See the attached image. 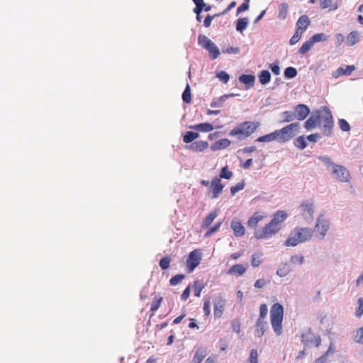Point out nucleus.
<instances>
[{
	"instance_id": "473e14b6",
	"label": "nucleus",
	"mask_w": 363,
	"mask_h": 363,
	"mask_svg": "<svg viewBox=\"0 0 363 363\" xmlns=\"http://www.w3.org/2000/svg\"><path fill=\"white\" fill-rule=\"evenodd\" d=\"M289 6L286 3H281L279 6V18L285 19L287 16Z\"/></svg>"
},
{
	"instance_id": "423d86ee",
	"label": "nucleus",
	"mask_w": 363,
	"mask_h": 363,
	"mask_svg": "<svg viewBox=\"0 0 363 363\" xmlns=\"http://www.w3.org/2000/svg\"><path fill=\"white\" fill-rule=\"evenodd\" d=\"M198 43L202 48L208 51L213 60L216 59L220 54L219 48L207 36L200 34L198 37Z\"/></svg>"
},
{
	"instance_id": "a19ab883",
	"label": "nucleus",
	"mask_w": 363,
	"mask_h": 363,
	"mask_svg": "<svg viewBox=\"0 0 363 363\" xmlns=\"http://www.w3.org/2000/svg\"><path fill=\"white\" fill-rule=\"evenodd\" d=\"M217 216L216 211L211 213L204 220L203 227L207 228L213 221L215 218Z\"/></svg>"
},
{
	"instance_id": "79ce46f5",
	"label": "nucleus",
	"mask_w": 363,
	"mask_h": 363,
	"mask_svg": "<svg viewBox=\"0 0 363 363\" xmlns=\"http://www.w3.org/2000/svg\"><path fill=\"white\" fill-rule=\"evenodd\" d=\"M219 176L222 179H230L233 177V172L228 170V166H225L221 169Z\"/></svg>"
},
{
	"instance_id": "49530a36",
	"label": "nucleus",
	"mask_w": 363,
	"mask_h": 363,
	"mask_svg": "<svg viewBox=\"0 0 363 363\" xmlns=\"http://www.w3.org/2000/svg\"><path fill=\"white\" fill-rule=\"evenodd\" d=\"M260 258H261L260 254H257V253L253 254L252 256V261H251L252 266L254 267H257L259 266L261 264Z\"/></svg>"
},
{
	"instance_id": "c9c22d12",
	"label": "nucleus",
	"mask_w": 363,
	"mask_h": 363,
	"mask_svg": "<svg viewBox=\"0 0 363 363\" xmlns=\"http://www.w3.org/2000/svg\"><path fill=\"white\" fill-rule=\"evenodd\" d=\"M294 145L301 150L306 147L307 143L304 135L299 136L294 141Z\"/></svg>"
},
{
	"instance_id": "72a5a7b5",
	"label": "nucleus",
	"mask_w": 363,
	"mask_h": 363,
	"mask_svg": "<svg viewBox=\"0 0 363 363\" xmlns=\"http://www.w3.org/2000/svg\"><path fill=\"white\" fill-rule=\"evenodd\" d=\"M206 356V351L201 350H196L193 359V363H201Z\"/></svg>"
},
{
	"instance_id": "f257e3e1",
	"label": "nucleus",
	"mask_w": 363,
	"mask_h": 363,
	"mask_svg": "<svg viewBox=\"0 0 363 363\" xmlns=\"http://www.w3.org/2000/svg\"><path fill=\"white\" fill-rule=\"evenodd\" d=\"M313 235V230L309 228H295L289 235L284 245L295 247L300 243L309 241Z\"/></svg>"
},
{
	"instance_id": "680f3d73",
	"label": "nucleus",
	"mask_w": 363,
	"mask_h": 363,
	"mask_svg": "<svg viewBox=\"0 0 363 363\" xmlns=\"http://www.w3.org/2000/svg\"><path fill=\"white\" fill-rule=\"evenodd\" d=\"M220 13L219 14H216L214 16H211L209 14H208L205 19H204V21H203V25L205 27L208 28L211 26V21L212 20L216 17V16H219Z\"/></svg>"
},
{
	"instance_id": "39448f33",
	"label": "nucleus",
	"mask_w": 363,
	"mask_h": 363,
	"mask_svg": "<svg viewBox=\"0 0 363 363\" xmlns=\"http://www.w3.org/2000/svg\"><path fill=\"white\" fill-rule=\"evenodd\" d=\"M317 112L320 121H321V123H324L323 133L325 135H330L332 133V129L333 127V116L330 109L325 106L322 111H318Z\"/></svg>"
},
{
	"instance_id": "7c9ffc66",
	"label": "nucleus",
	"mask_w": 363,
	"mask_h": 363,
	"mask_svg": "<svg viewBox=\"0 0 363 363\" xmlns=\"http://www.w3.org/2000/svg\"><path fill=\"white\" fill-rule=\"evenodd\" d=\"M274 140H277V136L276 135V131H274L272 133L261 136L256 140V141H257V142H266V143L274 141Z\"/></svg>"
},
{
	"instance_id": "c756f323",
	"label": "nucleus",
	"mask_w": 363,
	"mask_h": 363,
	"mask_svg": "<svg viewBox=\"0 0 363 363\" xmlns=\"http://www.w3.org/2000/svg\"><path fill=\"white\" fill-rule=\"evenodd\" d=\"M199 137V133L193 131H187L184 135L183 140L186 143H191Z\"/></svg>"
},
{
	"instance_id": "6ab92c4d",
	"label": "nucleus",
	"mask_w": 363,
	"mask_h": 363,
	"mask_svg": "<svg viewBox=\"0 0 363 363\" xmlns=\"http://www.w3.org/2000/svg\"><path fill=\"white\" fill-rule=\"evenodd\" d=\"M309 24L310 20L308 17L306 15H303L298 18L296 23V29L303 32V30H306Z\"/></svg>"
},
{
	"instance_id": "6e6552de",
	"label": "nucleus",
	"mask_w": 363,
	"mask_h": 363,
	"mask_svg": "<svg viewBox=\"0 0 363 363\" xmlns=\"http://www.w3.org/2000/svg\"><path fill=\"white\" fill-rule=\"evenodd\" d=\"M280 228L276 225V223H273L271 220L269 223H268L262 231L257 230L255 233V237L257 239H265L269 237L274 235L279 230Z\"/></svg>"
},
{
	"instance_id": "1a4fd4ad",
	"label": "nucleus",
	"mask_w": 363,
	"mask_h": 363,
	"mask_svg": "<svg viewBox=\"0 0 363 363\" xmlns=\"http://www.w3.org/2000/svg\"><path fill=\"white\" fill-rule=\"evenodd\" d=\"M331 174L341 182H347L350 179L349 171L342 165L335 164L332 169Z\"/></svg>"
},
{
	"instance_id": "09e8293b",
	"label": "nucleus",
	"mask_w": 363,
	"mask_h": 363,
	"mask_svg": "<svg viewBox=\"0 0 363 363\" xmlns=\"http://www.w3.org/2000/svg\"><path fill=\"white\" fill-rule=\"evenodd\" d=\"M268 313V308L266 304H261L259 306V317L258 319L264 320Z\"/></svg>"
},
{
	"instance_id": "a878e982",
	"label": "nucleus",
	"mask_w": 363,
	"mask_h": 363,
	"mask_svg": "<svg viewBox=\"0 0 363 363\" xmlns=\"http://www.w3.org/2000/svg\"><path fill=\"white\" fill-rule=\"evenodd\" d=\"M291 271V269L287 263H281L277 270V274L280 277H283L286 276Z\"/></svg>"
},
{
	"instance_id": "4468645a",
	"label": "nucleus",
	"mask_w": 363,
	"mask_h": 363,
	"mask_svg": "<svg viewBox=\"0 0 363 363\" xmlns=\"http://www.w3.org/2000/svg\"><path fill=\"white\" fill-rule=\"evenodd\" d=\"M294 114L298 121L304 120L310 113V108L305 104H298L294 107Z\"/></svg>"
},
{
	"instance_id": "c03bdc74",
	"label": "nucleus",
	"mask_w": 363,
	"mask_h": 363,
	"mask_svg": "<svg viewBox=\"0 0 363 363\" xmlns=\"http://www.w3.org/2000/svg\"><path fill=\"white\" fill-rule=\"evenodd\" d=\"M321 339L320 336L313 335L311 338L306 340V345H311L315 344L316 347L320 345Z\"/></svg>"
},
{
	"instance_id": "ddd939ff",
	"label": "nucleus",
	"mask_w": 363,
	"mask_h": 363,
	"mask_svg": "<svg viewBox=\"0 0 363 363\" xmlns=\"http://www.w3.org/2000/svg\"><path fill=\"white\" fill-rule=\"evenodd\" d=\"M224 188V185H223L220 182V179L218 178L217 177H215L211 182V185L209 186V189L212 190L213 195L211 196V199H216L218 198V196L221 194L223 191V189Z\"/></svg>"
},
{
	"instance_id": "cd10ccee",
	"label": "nucleus",
	"mask_w": 363,
	"mask_h": 363,
	"mask_svg": "<svg viewBox=\"0 0 363 363\" xmlns=\"http://www.w3.org/2000/svg\"><path fill=\"white\" fill-rule=\"evenodd\" d=\"M258 77L262 84H266L270 82L271 74L268 70H262Z\"/></svg>"
},
{
	"instance_id": "0e129e2a",
	"label": "nucleus",
	"mask_w": 363,
	"mask_h": 363,
	"mask_svg": "<svg viewBox=\"0 0 363 363\" xmlns=\"http://www.w3.org/2000/svg\"><path fill=\"white\" fill-rule=\"evenodd\" d=\"M203 311H204V313H205V315L206 316L209 315V314L211 313V310H210V298H206L205 301H204Z\"/></svg>"
},
{
	"instance_id": "bb28decb",
	"label": "nucleus",
	"mask_w": 363,
	"mask_h": 363,
	"mask_svg": "<svg viewBox=\"0 0 363 363\" xmlns=\"http://www.w3.org/2000/svg\"><path fill=\"white\" fill-rule=\"evenodd\" d=\"M263 216L259 215L258 213H255L248 220L247 225L250 228H255L257 223L262 220Z\"/></svg>"
},
{
	"instance_id": "9d476101",
	"label": "nucleus",
	"mask_w": 363,
	"mask_h": 363,
	"mask_svg": "<svg viewBox=\"0 0 363 363\" xmlns=\"http://www.w3.org/2000/svg\"><path fill=\"white\" fill-rule=\"evenodd\" d=\"M300 208L303 218L307 223H311L315 213L314 204L312 202L304 201L301 204Z\"/></svg>"
},
{
	"instance_id": "338daca9",
	"label": "nucleus",
	"mask_w": 363,
	"mask_h": 363,
	"mask_svg": "<svg viewBox=\"0 0 363 363\" xmlns=\"http://www.w3.org/2000/svg\"><path fill=\"white\" fill-rule=\"evenodd\" d=\"M269 283V281H266L264 279H257L255 281L254 286L256 288H262V287L265 286Z\"/></svg>"
},
{
	"instance_id": "774afa93",
	"label": "nucleus",
	"mask_w": 363,
	"mask_h": 363,
	"mask_svg": "<svg viewBox=\"0 0 363 363\" xmlns=\"http://www.w3.org/2000/svg\"><path fill=\"white\" fill-rule=\"evenodd\" d=\"M330 349L331 347H330L329 350L323 355L316 359L315 363H326L328 354L330 351Z\"/></svg>"
},
{
	"instance_id": "f03ea898",
	"label": "nucleus",
	"mask_w": 363,
	"mask_h": 363,
	"mask_svg": "<svg viewBox=\"0 0 363 363\" xmlns=\"http://www.w3.org/2000/svg\"><path fill=\"white\" fill-rule=\"evenodd\" d=\"M283 315L284 307L279 303H274L270 310V318L272 326L277 335L281 334Z\"/></svg>"
},
{
	"instance_id": "393cba45",
	"label": "nucleus",
	"mask_w": 363,
	"mask_h": 363,
	"mask_svg": "<svg viewBox=\"0 0 363 363\" xmlns=\"http://www.w3.org/2000/svg\"><path fill=\"white\" fill-rule=\"evenodd\" d=\"M191 129H194L196 130L201 131V132H209L213 129V125L208 123H199L197 125L190 126Z\"/></svg>"
},
{
	"instance_id": "13d9d810",
	"label": "nucleus",
	"mask_w": 363,
	"mask_h": 363,
	"mask_svg": "<svg viewBox=\"0 0 363 363\" xmlns=\"http://www.w3.org/2000/svg\"><path fill=\"white\" fill-rule=\"evenodd\" d=\"M304 260L303 255H293L290 258V262L293 264H302Z\"/></svg>"
},
{
	"instance_id": "4c0bfd02",
	"label": "nucleus",
	"mask_w": 363,
	"mask_h": 363,
	"mask_svg": "<svg viewBox=\"0 0 363 363\" xmlns=\"http://www.w3.org/2000/svg\"><path fill=\"white\" fill-rule=\"evenodd\" d=\"M284 76L288 79L294 78L297 75V70L293 67H286L284 70Z\"/></svg>"
},
{
	"instance_id": "aec40b11",
	"label": "nucleus",
	"mask_w": 363,
	"mask_h": 363,
	"mask_svg": "<svg viewBox=\"0 0 363 363\" xmlns=\"http://www.w3.org/2000/svg\"><path fill=\"white\" fill-rule=\"evenodd\" d=\"M231 228L235 236L240 237L245 234V228L240 222L233 220L231 222Z\"/></svg>"
},
{
	"instance_id": "603ef678",
	"label": "nucleus",
	"mask_w": 363,
	"mask_h": 363,
	"mask_svg": "<svg viewBox=\"0 0 363 363\" xmlns=\"http://www.w3.org/2000/svg\"><path fill=\"white\" fill-rule=\"evenodd\" d=\"M216 77L223 82L227 83L230 79V76L224 71L218 72Z\"/></svg>"
},
{
	"instance_id": "e433bc0d",
	"label": "nucleus",
	"mask_w": 363,
	"mask_h": 363,
	"mask_svg": "<svg viewBox=\"0 0 363 363\" xmlns=\"http://www.w3.org/2000/svg\"><path fill=\"white\" fill-rule=\"evenodd\" d=\"M182 99L186 104H189L191 101V89L189 84L186 85L182 94Z\"/></svg>"
},
{
	"instance_id": "a18cd8bd",
	"label": "nucleus",
	"mask_w": 363,
	"mask_h": 363,
	"mask_svg": "<svg viewBox=\"0 0 363 363\" xmlns=\"http://www.w3.org/2000/svg\"><path fill=\"white\" fill-rule=\"evenodd\" d=\"M245 186V181L242 180L241 182L238 183L235 186H231L230 192L232 195H235V193L244 189Z\"/></svg>"
},
{
	"instance_id": "8fccbe9b",
	"label": "nucleus",
	"mask_w": 363,
	"mask_h": 363,
	"mask_svg": "<svg viewBox=\"0 0 363 363\" xmlns=\"http://www.w3.org/2000/svg\"><path fill=\"white\" fill-rule=\"evenodd\" d=\"M302 33H303L302 31H300L296 29L295 33L290 39V44L295 45L296 43H297L299 41V40L301 39Z\"/></svg>"
},
{
	"instance_id": "e2e57ef3",
	"label": "nucleus",
	"mask_w": 363,
	"mask_h": 363,
	"mask_svg": "<svg viewBox=\"0 0 363 363\" xmlns=\"http://www.w3.org/2000/svg\"><path fill=\"white\" fill-rule=\"evenodd\" d=\"M359 307L356 310V315L360 317L363 314V298L358 299Z\"/></svg>"
},
{
	"instance_id": "a211bd4d",
	"label": "nucleus",
	"mask_w": 363,
	"mask_h": 363,
	"mask_svg": "<svg viewBox=\"0 0 363 363\" xmlns=\"http://www.w3.org/2000/svg\"><path fill=\"white\" fill-rule=\"evenodd\" d=\"M354 70V65H347L345 69L342 67H339L337 70H335L333 73V77L337 78L340 75H347L349 76L352 74V72Z\"/></svg>"
},
{
	"instance_id": "7ed1b4c3",
	"label": "nucleus",
	"mask_w": 363,
	"mask_h": 363,
	"mask_svg": "<svg viewBox=\"0 0 363 363\" xmlns=\"http://www.w3.org/2000/svg\"><path fill=\"white\" fill-rule=\"evenodd\" d=\"M258 125V123L245 121L239 124L236 128H233L230 132V135L232 136H237L240 140H242L253 133Z\"/></svg>"
},
{
	"instance_id": "37998d69",
	"label": "nucleus",
	"mask_w": 363,
	"mask_h": 363,
	"mask_svg": "<svg viewBox=\"0 0 363 363\" xmlns=\"http://www.w3.org/2000/svg\"><path fill=\"white\" fill-rule=\"evenodd\" d=\"M196 5V7L194 9V13H201L203 7L205 6V3L203 0H192Z\"/></svg>"
},
{
	"instance_id": "4be33fe9",
	"label": "nucleus",
	"mask_w": 363,
	"mask_h": 363,
	"mask_svg": "<svg viewBox=\"0 0 363 363\" xmlns=\"http://www.w3.org/2000/svg\"><path fill=\"white\" fill-rule=\"evenodd\" d=\"M230 144V141L226 138L221 139L218 141H216L213 145H211V149L213 151H216L220 149H224L228 147Z\"/></svg>"
},
{
	"instance_id": "864d4df0",
	"label": "nucleus",
	"mask_w": 363,
	"mask_h": 363,
	"mask_svg": "<svg viewBox=\"0 0 363 363\" xmlns=\"http://www.w3.org/2000/svg\"><path fill=\"white\" fill-rule=\"evenodd\" d=\"M226 101V96H220L216 101L211 102V106L213 108L215 107H222L224 102Z\"/></svg>"
},
{
	"instance_id": "c85d7f7f",
	"label": "nucleus",
	"mask_w": 363,
	"mask_h": 363,
	"mask_svg": "<svg viewBox=\"0 0 363 363\" xmlns=\"http://www.w3.org/2000/svg\"><path fill=\"white\" fill-rule=\"evenodd\" d=\"M281 116L283 119L281 120V123L291 122L296 119V116H295L294 112L291 111H286L283 112Z\"/></svg>"
},
{
	"instance_id": "2f4dec72",
	"label": "nucleus",
	"mask_w": 363,
	"mask_h": 363,
	"mask_svg": "<svg viewBox=\"0 0 363 363\" xmlns=\"http://www.w3.org/2000/svg\"><path fill=\"white\" fill-rule=\"evenodd\" d=\"M248 25L247 18H239L236 23V30L238 32L242 33V31L247 28Z\"/></svg>"
},
{
	"instance_id": "f3484780",
	"label": "nucleus",
	"mask_w": 363,
	"mask_h": 363,
	"mask_svg": "<svg viewBox=\"0 0 363 363\" xmlns=\"http://www.w3.org/2000/svg\"><path fill=\"white\" fill-rule=\"evenodd\" d=\"M208 146V143L206 141H196L189 145H186V148L196 152H201L206 149Z\"/></svg>"
},
{
	"instance_id": "5fc2aeb1",
	"label": "nucleus",
	"mask_w": 363,
	"mask_h": 363,
	"mask_svg": "<svg viewBox=\"0 0 363 363\" xmlns=\"http://www.w3.org/2000/svg\"><path fill=\"white\" fill-rule=\"evenodd\" d=\"M170 258L169 257H164L160 261V267L162 269H167L169 267Z\"/></svg>"
},
{
	"instance_id": "ea45409f",
	"label": "nucleus",
	"mask_w": 363,
	"mask_h": 363,
	"mask_svg": "<svg viewBox=\"0 0 363 363\" xmlns=\"http://www.w3.org/2000/svg\"><path fill=\"white\" fill-rule=\"evenodd\" d=\"M313 45V44L312 43L311 40L309 39L308 40L305 42L302 45V46L300 48V49L298 50L299 53L301 55L306 53L311 49Z\"/></svg>"
},
{
	"instance_id": "9b49d317",
	"label": "nucleus",
	"mask_w": 363,
	"mask_h": 363,
	"mask_svg": "<svg viewBox=\"0 0 363 363\" xmlns=\"http://www.w3.org/2000/svg\"><path fill=\"white\" fill-rule=\"evenodd\" d=\"M202 259V254L199 250H194L190 252L187 262V267L189 272H193L200 264Z\"/></svg>"
},
{
	"instance_id": "2eb2a0df",
	"label": "nucleus",
	"mask_w": 363,
	"mask_h": 363,
	"mask_svg": "<svg viewBox=\"0 0 363 363\" xmlns=\"http://www.w3.org/2000/svg\"><path fill=\"white\" fill-rule=\"evenodd\" d=\"M321 124L318 112L312 113L309 118L304 123V127L307 130H311Z\"/></svg>"
},
{
	"instance_id": "f704fd0d",
	"label": "nucleus",
	"mask_w": 363,
	"mask_h": 363,
	"mask_svg": "<svg viewBox=\"0 0 363 363\" xmlns=\"http://www.w3.org/2000/svg\"><path fill=\"white\" fill-rule=\"evenodd\" d=\"M359 37L358 33L355 31H352L349 33L347 36V44L350 46L354 45L356 43L358 42Z\"/></svg>"
},
{
	"instance_id": "052dcab7",
	"label": "nucleus",
	"mask_w": 363,
	"mask_h": 363,
	"mask_svg": "<svg viewBox=\"0 0 363 363\" xmlns=\"http://www.w3.org/2000/svg\"><path fill=\"white\" fill-rule=\"evenodd\" d=\"M363 338V326L358 329L357 335L354 337V341L357 343H362Z\"/></svg>"
},
{
	"instance_id": "58836bf2",
	"label": "nucleus",
	"mask_w": 363,
	"mask_h": 363,
	"mask_svg": "<svg viewBox=\"0 0 363 363\" xmlns=\"http://www.w3.org/2000/svg\"><path fill=\"white\" fill-rule=\"evenodd\" d=\"M327 39L328 36L325 33H317L310 38L313 44L320 41H325Z\"/></svg>"
},
{
	"instance_id": "6e6d98bb",
	"label": "nucleus",
	"mask_w": 363,
	"mask_h": 363,
	"mask_svg": "<svg viewBox=\"0 0 363 363\" xmlns=\"http://www.w3.org/2000/svg\"><path fill=\"white\" fill-rule=\"evenodd\" d=\"M194 295L197 297H199L201 295V290L203 289L204 285L202 283H200L199 281H196L194 282Z\"/></svg>"
},
{
	"instance_id": "bf43d9fd",
	"label": "nucleus",
	"mask_w": 363,
	"mask_h": 363,
	"mask_svg": "<svg viewBox=\"0 0 363 363\" xmlns=\"http://www.w3.org/2000/svg\"><path fill=\"white\" fill-rule=\"evenodd\" d=\"M339 125L342 131H349L350 130V124L345 119L339 120Z\"/></svg>"
},
{
	"instance_id": "f8f14e48",
	"label": "nucleus",
	"mask_w": 363,
	"mask_h": 363,
	"mask_svg": "<svg viewBox=\"0 0 363 363\" xmlns=\"http://www.w3.org/2000/svg\"><path fill=\"white\" fill-rule=\"evenodd\" d=\"M226 304V300L221 296H217L213 300V311H214V316L216 318H219L221 317L225 306Z\"/></svg>"
},
{
	"instance_id": "de8ad7c7",
	"label": "nucleus",
	"mask_w": 363,
	"mask_h": 363,
	"mask_svg": "<svg viewBox=\"0 0 363 363\" xmlns=\"http://www.w3.org/2000/svg\"><path fill=\"white\" fill-rule=\"evenodd\" d=\"M318 159L323 163H324V164L325 166H327L328 167H331L332 169H333V166L336 164L333 163V161L331 160V159L328 156H320L318 157Z\"/></svg>"
},
{
	"instance_id": "0eeeda50",
	"label": "nucleus",
	"mask_w": 363,
	"mask_h": 363,
	"mask_svg": "<svg viewBox=\"0 0 363 363\" xmlns=\"http://www.w3.org/2000/svg\"><path fill=\"white\" fill-rule=\"evenodd\" d=\"M329 220L325 219L323 215H320L316 219V223L313 233H316L315 237L319 240H323L327 231L329 230Z\"/></svg>"
},
{
	"instance_id": "b1692460",
	"label": "nucleus",
	"mask_w": 363,
	"mask_h": 363,
	"mask_svg": "<svg viewBox=\"0 0 363 363\" xmlns=\"http://www.w3.org/2000/svg\"><path fill=\"white\" fill-rule=\"evenodd\" d=\"M287 216L288 215L285 211H279L274 214L273 218L272 219V221L273 222V223H276V225L279 226L280 223H281L282 222H284V220L286 219Z\"/></svg>"
},
{
	"instance_id": "4d7b16f0",
	"label": "nucleus",
	"mask_w": 363,
	"mask_h": 363,
	"mask_svg": "<svg viewBox=\"0 0 363 363\" xmlns=\"http://www.w3.org/2000/svg\"><path fill=\"white\" fill-rule=\"evenodd\" d=\"M250 363H257L258 362V353L256 350H252L250 352V357L247 360Z\"/></svg>"
},
{
	"instance_id": "3c124183",
	"label": "nucleus",
	"mask_w": 363,
	"mask_h": 363,
	"mask_svg": "<svg viewBox=\"0 0 363 363\" xmlns=\"http://www.w3.org/2000/svg\"><path fill=\"white\" fill-rule=\"evenodd\" d=\"M185 278V275L184 274H177L175 275L174 277H172V279H170V284L171 285H177L179 283H180Z\"/></svg>"
},
{
	"instance_id": "5701e85b",
	"label": "nucleus",
	"mask_w": 363,
	"mask_h": 363,
	"mask_svg": "<svg viewBox=\"0 0 363 363\" xmlns=\"http://www.w3.org/2000/svg\"><path fill=\"white\" fill-rule=\"evenodd\" d=\"M239 81L247 85L248 87H251L254 86L255 77L252 74H242L239 77Z\"/></svg>"
},
{
	"instance_id": "69168bd1",
	"label": "nucleus",
	"mask_w": 363,
	"mask_h": 363,
	"mask_svg": "<svg viewBox=\"0 0 363 363\" xmlns=\"http://www.w3.org/2000/svg\"><path fill=\"white\" fill-rule=\"evenodd\" d=\"M231 325L233 331L239 333L240 332V323L238 320L235 319L231 322Z\"/></svg>"
},
{
	"instance_id": "20e7f679",
	"label": "nucleus",
	"mask_w": 363,
	"mask_h": 363,
	"mask_svg": "<svg viewBox=\"0 0 363 363\" xmlns=\"http://www.w3.org/2000/svg\"><path fill=\"white\" fill-rule=\"evenodd\" d=\"M299 126V123L296 122L291 123L281 130H275L277 136V141L279 143H285L293 138L296 135V132L298 131Z\"/></svg>"
},
{
	"instance_id": "dca6fc26",
	"label": "nucleus",
	"mask_w": 363,
	"mask_h": 363,
	"mask_svg": "<svg viewBox=\"0 0 363 363\" xmlns=\"http://www.w3.org/2000/svg\"><path fill=\"white\" fill-rule=\"evenodd\" d=\"M255 337H262L268 328V323L264 320L257 319L255 324Z\"/></svg>"
},
{
	"instance_id": "412c9836",
	"label": "nucleus",
	"mask_w": 363,
	"mask_h": 363,
	"mask_svg": "<svg viewBox=\"0 0 363 363\" xmlns=\"http://www.w3.org/2000/svg\"><path fill=\"white\" fill-rule=\"evenodd\" d=\"M247 269V267L242 264L233 265L228 272V274H236L238 276L242 275Z\"/></svg>"
}]
</instances>
